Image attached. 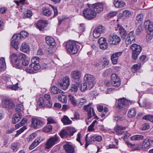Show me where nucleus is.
<instances>
[{
	"instance_id": "7ed1b4c3",
	"label": "nucleus",
	"mask_w": 153,
	"mask_h": 153,
	"mask_svg": "<svg viewBox=\"0 0 153 153\" xmlns=\"http://www.w3.org/2000/svg\"><path fill=\"white\" fill-rule=\"evenodd\" d=\"M132 50V57L134 60L136 59L142 50L141 46L139 45L134 44L130 46Z\"/></svg>"
},
{
	"instance_id": "c9c22d12",
	"label": "nucleus",
	"mask_w": 153,
	"mask_h": 153,
	"mask_svg": "<svg viewBox=\"0 0 153 153\" xmlns=\"http://www.w3.org/2000/svg\"><path fill=\"white\" fill-rule=\"evenodd\" d=\"M144 136L141 135H136L131 137V140H143L144 138Z\"/></svg>"
},
{
	"instance_id": "f8f14e48",
	"label": "nucleus",
	"mask_w": 153,
	"mask_h": 153,
	"mask_svg": "<svg viewBox=\"0 0 153 153\" xmlns=\"http://www.w3.org/2000/svg\"><path fill=\"white\" fill-rule=\"evenodd\" d=\"M111 85L116 87H118L120 85V79L116 74H112L111 75Z\"/></svg>"
},
{
	"instance_id": "bf43d9fd",
	"label": "nucleus",
	"mask_w": 153,
	"mask_h": 153,
	"mask_svg": "<svg viewBox=\"0 0 153 153\" xmlns=\"http://www.w3.org/2000/svg\"><path fill=\"white\" fill-rule=\"evenodd\" d=\"M51 7L53 10L54 12V16H56L58 14L57 7L56 6H54L53 5H51Z\"/></svg>"
},
{
	"instance_id": "864d4df0",
	"label": "nucleus",
	"mask_w": 153,
	"mask_h": 153,
	"mask_svg": "<svg viewBox=\"0 0 153 153\" xmlns=\"http://www.w3.org/2000/svg\"><path fill=\"white\" fill-rule=\"evenodd\" d=\"M37 141L38 140H35L32 143L29 147V149L30 150H32L38 145V143H36V142H37Z\"/></svg>"
},
{
	"instance_id": "393cba45",
	"label": "nucleus",
	"mask_w": 153,
	"mask_h": 153,
	"mask_svg": "<svg viewBox=\"0 0 153 153\" xmlns=\"http://www.w3.org/2000/svg\"><path fill=\"white\" fill-rule=\"evenodd\" d=\"M118 27H119V33L120 34L121 38L123 39H125L128 34L126 31L122 26L118 25Z\"/></svg>"
},
{
	"instance_id": "a211bd4d",
	"label": "nucleus",
	"mask_w": 153,
	"mask_h": 153,
	"mask_svg": "<svg viewBox=\"0 0 153 153\" xmlns=\"http://www.w3.org/2000/svg\"><path fill=\"white\" fill-rule=\"evenodd\" d=\"M94 12H95L96 14L97 13L101 12L103 9V4L102 3H96L93 4L91 6Z\"/></svg>"
},
{
	"instance_id": "49530a36",
	"label": "nucleus",
	"mask_w": 153,
	"mask_h": 153,
	"mask_svg": "<svg viewBox=\"0 0 153 153\" xmlns=\"http://www.w3.org/2000/svg\"><path fill=\"white\" fill-rule=\"evenodd\" d=\"M32 15V13L31 11L30 10H27L26 14L24 15L23 16V18L24 19L29 18Z\"/></svg>"
},
{
	"instance_id": "5701e85b",
	"label": "nucleus",
	"mask_w": 153,
	"mask_h": 153,
	"mask_svg": "<svg viewBox=\"0 0 153 153\" xmlns=\"http://www.w3.org/2000/svg\"><path fill=\"white\" fill-rule=\"evenodd\" d=\"M71 77L75 81L77 82H80V72L78 71H74L72 72L71 74Z\"/></svg>"
},
{
	"instance_id": "1a4fd4ad",
	"label": "nucleus",
	"mask_w": 153,
	"mask_h": 153,
	"mask_svg": "<svg viewBox=\"0 0 153 153\" xmlns=\"http://www.w3.org/2000/svg\"><path fill=\"white\" fill-rule=\"evenodd\" d=\"M39 58L37 57H34L32 58L31 59V64L29 65L30 68H33L34 70L35 71L40 69L41 66L39 64Z\"/></svg>"
},
{
	"instance_id": "ea45409f",
	"label": "nucleus",
	"mask_w": 153,
	"mask_h": 153,
	"mask_svg": "<svg viewBox=\"0 0 153 153\" xmlns=\"http://www.w3.org/2000/svg\"><path fill=\"white\" fill-rule=\"evenodd\" d=\"M45 100L42 97L40 98L37 102V104L39 105L40 107H45Z\"/></svg>"
},
{
	"instance_id": "412c9836",
	"label": "nucleus",
	"mask_w": 153,
	"mask_h": 153,
	"mask_svg": "<svg viewBox=\"0 0 153 153\" xmlns=\"http://www.w3.org/2000/svg\"><path fill=\"white\" fill-rule=\"evenodd\" d=\"M144 27L147 30H153V23L149 20L145 21L144 24Z\"/></svg>"
},
{
	"instance_id": "b1692460",
	"label": "nucleus",
	"mask_w": 153,
	"mask_h": 153,
	"mask_svg": "<svg viewBox=\"0 0 153 153\" xmlns=\"http://www.w3.org/2000/svg\"><path fill=\"white\" fill-rule=\"evenodd\" d=\"M46 43L51 47L53 48L56 44L54 39L51 36H48L45 38Z\"/></svg>"
},
{
	"instance_id": "de8ad7c7",
	"label": "nucleus",
	"mask_w": 153,
	"mask_h": 153,
	"mask_svg": "<svg viewBox=\"0 0 153 153\" xmlns=\"http://www.w3.org/2000/svg\"><path fill=\"white\" fill-rule=\"evenodd\" d=\"M27 128L25 126H23L22 128H21L19 130L16 131V134H15V136L17 137L20 134L24 131Z\"/></svg>"
},
{
	"instance_id": "c756f323",
	"label": "nucleus",
	"mask_w": 153,
	"mask_h": 153,
	"mask_svg": "<svg viewBox=\"0 0 153 153\" xmlns=\"http://www.w3.org/2000/svg\"><path fill=\"white\" fill-rule=\"evenodd\" d=\"M143 19V16L142 14H138L136 17V19L135 21V24L137 25H141L142 24V21Z\"/></svg>"
},
{
	"instance_id": "2eb2a0df",
	"label": "nucleus",
	"mask_w": 153,
	"mask_h": 153,
	"mask_svg": "<svg viewBox=\"0 0 153 153\" xmlns=\"http://www.w3.org/2000/svg\"><path fill=\"white\" fill-rule=\"evenodd\" d=\"M91 104L92 103H90L87 105H84L83 106V109L88 112V119L91 118L92 117L91 110H92L93 115L94 116L96 115L94 110L93 108L90 107Z\"/></svg>"
},
{
	"instance_id": "4be33fe9",
	"label": "nucleus",
	"mask_w": 153,
	"mask_h": 153,
	"mask_svg": "<svg viewBox=\"0 0 153 153\" xmlns=\"http://www.w3.org/2000/svg\"><path fill=\"white\" fill-rule=\"evenodd\" d=\"M153 144V140L149 139H145L142 143V147L143 148L146 149L148 147H151Z\"/></svg>"
},
{
	"instance_id": "ddd939ff",
	"label": "nucleus",
	"mask_w": 153,
	"mask_h": 153,
	"mask_svg": "<svg viewBox=\"0 0 153 153\" xmlns=\"http://www.w3.org/2000/svg\"><path fill=\"white\" fill-rule=\"evenodd\" d=\"M35 24L36 25V28L38 29L40 31H43L45 30V28L48 24V22L46 20H41L38 21Z\"/></svg>"
},
{
	"instance_id": "4468645a",
	"label": "nucleus",
	"mask_w": 153,
	"mask_h": 153,
	"mask_svg": "<svg viewBox=\"0 0 153 153\" xmlns=\"http://www.w3.org/2000/svg\"><path fill=\"white\" fill-rule=\"evenodd\" d=\"M110 44L117 45L119 44L120 41V37L116 35H110L108 40Z\"/></svg>"
},
{
	"instance_id": "69168bd1",
	"label": "nucleus",
	"mask_w": 153,
	"mask_h": 153,
	"mask_svg": "<svg viewBox=\"0 0 153 153\" xmlns=\"http://www.w3.org/2000/svg\"><path fill=\"white\" fill-rule=\"evenodd\" d=\"M45 107L50 108L52 107V103L50 101H49V102H45Z\"/></svg>"
},
{
	"instance_id": "4d7b16f0",
	"label": "nucleus",
	"mask_w": 153,
	"mask_h": 153,
	"mask_svg": "<svg viewBox=\"0 0 153 153\" xmlns=\"http://www.w3.org/2000/svg\"><path fill=\"white\" fill-rule=\"evenodd\" d=\"M79 29L80 33L84 32L85 29L84 25L83 24H80L79 27Z\"/></svg>"
},
{
	"instance_id": "3c124183",
	"label": "nucleus",
	"mask_w": 153,
	"mask_h": 153,
	"mask_svg": "<svg viewBox=\"0 0 153 153\" xmlns=\"http://www.w3.org/2000/svg\"><path fill=\"white\" fill-rule=\"evenodd\" d=\"M122 52H117L114 53H113L111 56L112 58H114L118 59V57L121 55Z\"/></svg>"
},
{
	"instance_id": "0e129e2a",
	"label": "nucleus",
	"mask_w": 153,
	"mask_h": 153,
	"mask_svg": "<svg viewBox=\"0 0 153 153\" xmlns=\"http://www.w3.org/2000/svg\"><path fill=\"white\" fill-rule=\"evenodd\" d=\"M150 128L149 125L147 123H145L143 125L142 130L143 131L148 130Z\"/></svg>"
},
{
	"instance_id": "6e6d98bb",
	"label": "nucleus",
	"mask_w": 153,
	"mask_h": 153,
	"mask_svg": "<svg viewBox=\"0 0 153 153\" xmlns=\"http://www.w3.org/2000/svg\"><path fill=\"white\" fill-rule=\"evenodd\" d=\"M140 65L135 64L133 65L132 67V71H136L139 70L140 68Z\"/></svg>"
},
{
	"instance_id": "f257e3e1",
	"label": "nucleus",
	"mask_w": 153,
	"mask_h": 153,
	"mask_svg": "<svg viewBox=\"0 0 153 153\" xmlns=\"http://www.w3.org/2000/svg\"><path fill=\"white\" fill-rule=\"evenodd\" d=\"M28 35V33L25 31H22L19 34L14 35L12 38L11 44L12 46L16 50L18 48V45L19 44V41L21 39V37L24 38L27 37Z\"/></svg>"
},
{
	"instance_id": "39448f33",
	"label": "nucleus",
	"mask_w": 153,
	"mask_h": 153,
	"mask_svg": "<svg viewBox=\"0 0 153 153\" xmlns=\"http://www.w3.org/2000/svg\"><path fill=\"white\" fill-rule=\"evenodd\" d=\"M95 77L92 75L90 74H86L85 75L84 79V81L86 82L88 85V89L90 90L94 86L96 83Z\"/></svg>"
},
{
	"instance_id": "aec40b11",
	"label": "nucleus",
	"mask_w": 153,
	"mask_h": 153,
	"mask_svg": "<svg viewBox=\"0 0 153 153\" xmlns=\"http://www.w3.org/2000/svg\"><path fill=\"white\" fill-rule=\"evenodd\" d=\"M134 31H131L128 34V36L126 40V44H131V42L135 40V35Z\"/></svg>"
},
{
	"instance_id": "cd10ccee",
	"label": "nucleus",
	"mask_w": 153,
	"mask_h": 153,
	"mask_svg": "<svg viewBox=\"0 0 153 153\" xmlns=\"http://www.w3.org/2000/svg\"><path fill=\"white\" fill-rule=\"evenodd\" d=\"M80 84V82H77L76 81L75 82L71 84L70 90L72 91L76 92L77 91L78 87H79Z\"/></svg>"
},
{
	"instance_id": "473e14b6",
	"label": "nucleus",
	"mask_w": 153,
	"mask_h": 153,
	"mask_svg": "<svg viewBox=\"0 0 153 153\" xmlns=\"http://www.w3.org/2000/svg\"><path fill=\"white\" fill-rule=\"evenodd\" d=\"M65 129L68 133L70 137L72 136L74 134L76 131V130L73 127L68 126L66 127Z\"/></svg>"
},
{
	"instance_id": "79ce46f5",
	"label": "nucleus",
	"mask_w": 153,
	"mask_h": 153,
	"mask_svg": "<svg viewBox=\"0 0 153 153\" xmlns=\"http://www.w3.org/2000/svg\"><path fill=\"white\" fill-rule=\"evenodd\" d=\"M80 86L81 91H84L88 88V85L87 83L86 82L83 83V84H81L80 82Z\"/></svg>"
},
{
	"instance_id": "4c0bfd02",
	"label": "nucleus",
	"mask_w": 153,
	"mask_h": 153,
	"mask_svg": "<svg viewBox=\"0 0 153 153\" xmlns=\"http://www.w3.org/2000/svg\"><path fill=\"white\" fill-rule=\"evenodd\" d=\"M52 130V126L50 125L46 126L43 128L44 132L48 133L51 132Z\"/></svg>"
},
{
	"instance_id": "f704fd0d",
	"label": "nucleus",
	"mask_w": 153,
	"mask_h": 153,
	"mask_svg": "<svg viewBox=\"0 0 153 153\" xmlns=\"http://www.w3.org/2000/svg\"><path fill=\"white\" fill-rule=\"evenodd\" d=\"M51 13V12L50 10V8L48 7H44L43 9L42 13L46 16H50Z\"/></svg>"
},
{
	"instance_id": "09e8293b",
	"label": "nucleus",
	"mask_w": 153,
	"mask_h": 153,
	"mask_svg": "<svg viewBox=\"0 0 153 153\" xmlns=\"http://www.w3.org/2000/svg\"><path fill=\"white\" fill-rule=\"evenodd\" d=\"M143 119L150 121L151 122L153 123V116L146 115L144 116Z\"/></svg>"
},
{
	"instance_id": "680f3d73",
	"label": "nucleus",
	"mask_w": 153,
	"mask_h": 153,
	"mask_svg": "<svg viewBox=\"0 0 153 153\" xmlns=\"http://www.w3.org/2000/svg\"><path fill=\"white\" fill-rule=\"evenodd\" d=\"M117 14V11H111L108 14V17L111 18L115 16Z\"/></svg>"
},
{
	"instance_id": "a878e982",
	"label": "nucleus",
	"mask_w": 153,
	"mask_h": 153,
	"mask_svg": "<svg viewBox=\"0 0 153 153\" xmlns=\"http://www.w3.org/2000/svg\"><path fill=\"white\" fill-rule=\"evenodd\" d=\"M20 50L24 52L29 53L30 50L29 46L26 42H24L22 44Z\"/></svg>"
},
{
	"instance_id": "a19ab883",
	"label": "nucleus",
	"mask_w": 153,
	"mask_h": 153,
	"mask_svg": "<svg viewBox=\"0 0 153 153\" xmlns=\"http://www.w3.org/2000/svg\"><path fill=\"white\" fill-rule=\"evenodd\" d=\"M147 35L146 38L148 40H151L153 36V30H147Z\"/></svg>"
},
{
	"instance_id": "0eeeda50",
	"label": "nucleus",
	"mask_w": 153,
	"mask_h": 153,
	"mask_svg": "<svg viewBox=\"0 0 153 153\" xmlns=\"http://www.w3.org/2000/svg\"><path fill=\"white\" fill-rule=\"evenodd\" d=\"M58 140L59 137L56 134L53 136L50 137L46 143L45 148L47 149H49L56 144Z\"/></svg>"
},
{
	"instance_id": "20e7f679",
	"label": "nucleus",
	"mask_w": 153,
	"mask_h": 153,
	"mask_svg": "<svg viewBox=\"0 0 153 153\" xmlns=\"http://www.w3.org/2000/svg\"><path fill=\"white\" fill-rule=\"evenodd\" d=\"M10 62L13 66L17 69L22 68L21 62L18 58L17 55L15 53H13L10 56Z\"/></svg>"
},
{
	"instance_id": "e433bc0d",
	"label": "nucleus",
	"mask_w": 153,
	"mask_h": 153,
	"mask_svg": "<svg viewBox=\"0 0 153 153\" xmlns=\"http://www.w3.org/2000/svg\"><path fill=\"white\" fill-rule=\"evenodd\" d=\"M136 112L135 109L134 108H132L129 110L128 116L129 117H132L136 115Z\"/></svg>"
},
{
	"instance_id": "f3484780",
	"label": "nucleus",
	"mask_w": 153,
	"mask_h": 153,
	"mask_svg": "<svg viewBox=\"0 0 153 153\" xmlns=\"http://www.w3.org/2000/svg\"><path fill=\"white\" fill-rule=\"evenodd\" d=\"M17 56L18 59L22 61V64L24 66H26L28 65L29 61L26 59V56L25 54L20 53L17 55Z\"/></svg>"
},
{
	"instance_id": "dca6fc26",
	"label": "nucleus",
	"mask_w": 153,
	"mask_h": 153,
	"mask_svg": "<svg viewBox=\"0 0 153 153\" xmlns=\"http://www.w3.org/2000/svg\"><path fill=\"white\" fill-rule=\"evenodd\" d=\"M43 125V122L41 120L36 118L32 119V126L35 129L40 128Z\"/></svg>"
},
{
	"instance_id": "9b49d317",
	"label": "nucleus",
	"mask_w": 153,
	"mask_h": 153,
	"mask_svg": "<svg viewBox=\"0 0 153 153\" xmlns=\"http://www.w3.org/2000/svg\"><path fill=\"white\" fill-rule=\"evenodd\" d=\"M118 101L117 108L119 109L124 108L125 107H127L129 106V103L130 102V100H127L124 97L119 99Z\"/></svg>"
},
{
	"instance_id": "6e6552de",
	"label": "nucleus",
	"mask_w": 153,
	"mask_h": 153,
	"mask_svg": "<svg viewBox=\"0 0 153 153\" xmlns=\"http://www.w3.org/2000/svg\"><path fill=\"white\" fill-rule=\"evenodd\" d=\"M70 84V80L69 77L66 76L62 80L58 82V86L63 90H66Z\"/></svg>"
},
{
	"instance_id": "338daca9",
	"label": "nucleus",
	"mask_w": 153,
	"mask_h": 153,
	"mask_svg": "<svg viewBox=\"0 0 153 153\" xmlns=\"http://www.w3.org/2000/svg\"><path fill=\"white\" fill-rule=\"evenodd\" d=\"M106 40L105 38L104 37H101L98 39L97 42L98 43L100 44V43H102L104 42H106Z\"/></svg>"
},
{
	"instance_id": "f03ea898",
	"label": "nucleus",
	"mask_w": 153,
	"mask_h": 153,
	"mask_svg": "<svg viewBox=\"0 0 153 153\" xmlns=\"http://www.w3.org/2000/svg\"><path fill=\"white\" fill-rule=\"evenodd\" d=\"M66 49L70 54H74L76 53L79 49V46L71 41L68 42L66 44Z\"/></svg>"
},
{
	"instance_id": "6ab92c4d",
	"label": "nucleus",
	"mask_w": 153,
	"mask_h": 153,
	"mask_svg": "<svg viewBox=\"0 0 153 153\" xmlns=\"http://www.w3.org/2000/svg\"><path fill=\"white\" fill-rule=\"evenodd\" d=\"M2 106L8 109H11L14 106V105L10 100L4 99L2 101Z\"/></svg>"
},
{
	"instance_id": "37998d69",
	"label": "nucleus",
	"mask_w": 153,
	"mask_h": 153,
	"mask_svg": "<svg viewBox=\"0 0 153 153\" xmlns=\"http://www.w3.org/2000/svg\"><path fill=\"white\" fill-rule=\"evenodd\" d=\"M138 25L137 28L136 30V34L137 35H138L142 33L143 30V28L142 25Z\"/></svg>"
},
{
	"instance_id": "423d86ee",
	"label": "nucleus",
	"mask_w": 153,
	"mask_h": 153,
	"mask_svg": "<svg viewBox=\"0 0 153 153\" xmlns=\"http://www.w3.org/2000/svg\"><path fill=\"white\" fill-rule=\"evenodd\" d=\"M83 14L84 17L88 19H92L96 16V13L94 12L92 8H87L84 9Z\"/></svg>"
},
{
	"instance_id": "8fccbe9b",
	"label": "nucleus",
	"mask_w": 153,
	"mask_h": 153,
	"mask_svg": "<svg viewBox=\"0 0 153 153\" xmlns=\"http://www.w3.org/2000/svg\"><path fill=\"white\" fill-rule=\"evenodd\" d=\"M23 105L22 104H19L16 106V112H20L22 110H23Z\"/></svg>"
},
{
	"instance_id": "13d9d810",
	"label": "nucleus",
	"mask_w": 153,
	"mask_h": 153,
	"mask_svg": "<svg viewBox=\"0 0 153 153\" xmlns=\"http://www.w3.org/2000/svg\"><path fill=\"white\" fill-rule=\"evenodd\" d=\"M19 117H13L12 118V123L13 124H15L21 120Z\"/></svg>"
},
{
	"instance_id": "052dcab7",
	"label": "nucleus",
	"mask_w": 153,
	"mask_h": 153,
	"mask_svg": "<svg viewBox=\"0 0 153 153\" xmlns=\"http://www.w3.org/2000/svg\"><path fill=\"white\" fill-rule=\"evenodd\" d=\"M36 135L37 134L35 133H34L30 134L28 137L29 141H32L36 136Z\"/></svg>"
},
{
	"instance_id": "a18cd8bd",
	"label": "nucleus",
	"mask_w": 153,
	"mask_h": 153,
	"mask_svg": "<svg viewBox=\"0 0 153 153\" xmlns=\"http://www.w3.org/2000/svg\"><path fill=\"white\" fill-rule=\"evenodd\" d=\"M100 49L102 50H105L107 49L108 47V44L107 43L106 41V42H104L102 43H100Z\"/></svg>"
},
{
	"instance_id": "c85d7f7f",
	"label": "nucleus",
	"mask_w": 153,
	"mask_h": 153,
	"mask_svg": "<svg viewBox=\"0 0 153 153\" xmlns=\"http://www.w3.org/2000/svg\"><path fill=\"white\" fill-rule=\"evenodd\" d=\"M115 7L117 8H121L125 5V3L121 0H115L114 2Z\"/></svg>"
},
{
	"instance_id": "774afa93",
	"label": "nucleus",
	"mask_w": 153,
	"mask_h": 153,
	"mask_svg": "<svg viewBox=\"0 0 153 153\" xmlns=\"http://www.w3.org/2000/svg\"><path fill=\"white\" fill-rule=\"evenodd\" d=\"M44 98H45V102H49L50 101L51 96L49 94H45L44 96Z\"/></svg>"
},
{
	"instance_id": "7c9ffc66",
	"label": "nucleus",
	"mask_w": 153,
	"mask_h": 153,
	"mask_svg": "<svg viewBox=\"0 0 153 153\" xmlns=\"http://www.w3.org/2000/svg\"><path fill=\"white\" fill-rule=\"evenodd\" d=\"M59 135L62 138H67L70 137L66 129H62L59 132Z\"/></svg>"
},
{
	"instance_id": "5fc2aeb1",
	"label": "nucleus",
	"mask_w": 153,
	"mask_h": 153,
	"mask_svg": "<svg viewBox=\"0 0 153 153\" xmlns=\"http://www.w3.org/2000/svg\"><path fill=\"white\" fill-rule=\"evenodd\" d=\"M10 148L13 150V152H16L18 150L17 144L16 143L12 144Z\"/></svg>"
},
{
	"instance_id": "bb28decb",
	"label": "nucleus",
	"mask_w": 153,
	"mask_h": 153,
	"mask_svg": "<svg viewBox=\"0 0 153 153\" xmlns=\"http://www.w3.org/2000/svg\"><path fill=\"white\" fill-rule=\"evenodd\" d=\"M63 147L67 153H74V149L72 146L69 144H66L63 145Z\"/></svg>"
},
{
	"instance_id": "2f4dec72",
	"label": "nucleus",
	"mask_w": 153,
	"mask_h": 153,
	"mask_svg": "<svg viewBox=\"0 0 153 153\" xmlns=\"http://www.w3.org/2000/svg\"><path fill=\"white\" fill-rule=\"evenodd\" d=\"M64 125H69L71 124L72 121L66 116H64L61 119Z\"/></svg>"
},
{
	"instance_id": "e2e57ef3",
	"label": "nucleus",
	"mask_w": 153,
	"mask_h": 153,
	"mask_svg": "<svg viewBox=\"0 0 153 153\" xmlns=\"http://www.w3.org/2000/svg\"><path fill=\"white\" fill-rule=\"evenodd\" d=\"M95 135H91L89 137L88 141L90 143L92 142L95 141Z\"/></svg>"
},
{
	"instance_id": "9d476101",
	"label": "nucleus",
	"mask_w": 153,
	"mask_h": 153,
	"mask_svg": "<svg viewBox=\"0 0 153 153\" xmlns=\"http://www.w3.org/2000/svg\"><path fill=\"white\" fill-rule=\"evenodd\" d=\"M105 31V27L103 26L99 25L94 30L93 33V36L94 38H98L100 36L101 33Z\"/></svg>"
},
{
	"instance_id": "603ef678",
	"label": "nucleus",
	"mask_w": 153,
	"mask_h": 153,
	"mask_svg": "<svg viewBox=\"0 0 153 153\" xmlns=\"http://www.w3.org/2000/svg\"><path fill=\"white\" fill-rule=\"evenodd\" d=\"M123 16L125 17H129L131 15V13L130 11L126 10L123 11Z\"/></svg>"
},
{
	"instance_id": "72a5a7b5",
	"label": "nucleus",
	"mask_w": 153,
	"mask_h": 153,
	"mask_svg": "<svg viewBox=\"0 0 153 153\" xmlns=\"http://www.w3.org/2000/svg\"><path fill=\"white\" fill-rule=\"evenodd\" d=\"M62 91L59 89L56 86L54 85L51 88V92L52 94H57L62 93Z\"/></svg>"
},
{
	"instance_id": "58836bf2",
	"label": "nucleus",
	"mask_w": 153,
	"mask_h": 153,
	"mask_svg": "<svg viewBox=\"0 0 153 153\" xmlns=\"http://www.w3.org/2000/svg\"><path fill=\"white\" fill-rule=\"evenodd\" d=\"M68 97L69 98L71 104H72L74 106H76L77 105V103L75 99L74 98V97L71 94H69L68 95Z\"/></svg>"
},
{
	"instance_id": "c03bdc74",
	"label": "nucleus",
	"mask_w": 153,
	"mask_h": 153,
	"mask_svg": "<svg viewBox=\"0 0 153 153\" xmlns=\"http://www.w3.org/2000/svg\"><path fill=\"white\" fill-rule=\"evenodd\" d=\"M103 60L102 62H103V66L105 67L107 66L108 65L109 60L108 59L106 56H104L102 57Z\"/></svg>"
}]
</instances>
